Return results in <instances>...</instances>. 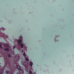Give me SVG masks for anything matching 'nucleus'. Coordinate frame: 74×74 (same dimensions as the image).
I'll return each instance as SVG.
<instances>
[{
    "label": "nucleus",
    "instance_id": "nucleus-1",
    "mask_svg": "<svg viewBox=\"0 0 74 74\" xmlns=\"http://www.w3.org/2000/svg\"><path fill=\"white\" fill-rule=\"evenodd\" d=\"M18 41L19 43H18V46L19 47L21 46V47L22 48H23V44H21L22 42V40L20 39L18 40Z\"/></svg>",
    "mask_w": 74,
    "mask_h": 74
},
{
    "label": "nucleus",
    "instance_id": "nucleus-2",
    "mask_svg": "<svg viewBox=\"0 0 74 74\" xmlns=\"http://www.w3.org/2000/svg\"><path fill=\"white\" fill-rule=\"evenodd\" d=\"M3 73H4V71H3V70H1L0 72V74H3Z\"/></svg>",
    "mask_w": 74,
    "mask_h": 74
},
{
    "label": "nucleus",
    "instance_id": "nucleus-3",
    "mask_svg": "<svg viewBox=\"0 0 74 74\" xmlns=\"http://www.w3.org/2000/svg\"><path fill=\"white\" fill-rule=\"evenodd\" d=\"M4 46H5V47H9V45L7 43L5 44Z\"/></svg>",
    "mask_w": 74,
    "mask_h": 74
},
{
    "label": "nucleus",
    "instance_id": "nucleus-4",
    "mask_svg": "<svg viewBox=\"0 0 74 74\" xmlns=\"http://www.w3.org/2000/svg\"><path fill=\"white\" fill-rule=\"evenodd\" d=\"M17 67L18 68V70H21V67H20V66L19 65H17Z\"/></svg>",
    "mask_w": 74,
    "mask_h": 74
},
{
    "label": "nucleus",
    "instance_id": "nucleus-5",
    "mask_svg": "<svg viewBox=\"0 0 74 74\" xmlns=\"http://www.w3.org/2000/svg\"><path fill=\"white\" fill-rule=\"evenodd\" d=\"M5 51H9V49L8 48H5L4 49Z\"/></svg>",
    "mask_w": 74,
    "mask_h": 74
},
{
    "label": "nucleus",
    "instance_id": "nucleus-6",
    "mask_svg": "<svg viewBox=\"0 0 74 74\" xmlns=\"http://www.w3.org/2000/svg\"><path fill=\"white\" fill-rule=\"evenodd\" d=\"M33 64V62H30L29 65L30 66H32V65Z\"/></svg>",
    "mask_w": 74,
    "mask_h": 74
},
{
    "label": "nucleus",
    "instance_id": "nucleus-7",
    "mask_svg": "<svg viewBox=\"0 0 74 74\" xmlns=\"http://www.w3.org/2000/svg\"><path fill=\"white\" fill-rule=\"evenodd\" d=\"M25 59L27 61V62H28V60H29V59L27 58H25Z\"/></svg>",
    "mask_w": 74,
    "mask_h": 74
},
{
    "label": "nucleus",
    "instance_id": "nucleus-8",
    "mask_svg": "<svg viewBox=\"0 0 74 74\" xmlns=\"http://www.w3.org/2000/svg\"><path fill=\"white\" fill-rule=\"evenodd\" d=\"M23 55L24 57H25V56H26V53H25V52H24V53Z\"/></svg>",
    "mask_w": 74,
    "mask_h": 74
},
{
    "label": "nucleus",
    "instance_id": "nucleus-9",
    "mask_svg": "<svg viewBox=\"0 0 74 74\" xmlns=\"http://www.w3.org/2000/svg\"><path fill=\"white\" fill-rule=\"evenodd\" d=\"M2 48V45L1 43H0V48Z\"/></svg>",
    "mask_w": 74,
    "mask_h": 74
},
{
    "label": "nucleus",
    "instance_id": "nucleus-10",
    "mask_svg": "<svg viewBox=\"0 0 74 74\" xmlns=\"http://www.w3.org/2000/svg\"><path fill=\"white\" fill-rule=\"evenodd\" d=\"M16 47V46H14L13 47V49H15V48Z\"/></svg>",
    "mask_w": 74,
    "mask_h": 74
},
{
    "label": "nucleus",
    "instance_id": "nucleus-11",
    "mask_svg": "<svg viewBox=\"0 0 74 74\" xmlns=\"http://www.w3.org/2000/svg\"><path fill=\"white\" fill-rule=\"evenodd\" d=\"M29 73L30 74H31L32 73V71H29Z\"/></svg>",
    "mask_w": 74,
    "mask_h": 74
},
{
    "label": "nucleus",
    "instance_id": "nucleus-12",
    "mask_svg": "<svg viewBox=\"0 0 74 74\" xmlns=\"http://www.w3.org/2000/svg\"><path fill=\"white\" fill-rule=\"evenodd\" d=\"M8 58H11V56L10 55H8Z\"/></svg>",
    "mask_w": 74,
    "mask_h": 74
},
{
    "label": "nucleus",
    "instance_id": "nucleus-13",
    "mask_svg": "<svg viewBox=\"0 0 74 74\" xmlns=\"http://www.w3.org/2000/svg\"><path fill=\"white\" fill-rule=\"evenodd\" d=\"M6 73L7 74H8V72H7V71H6Z\"/></svg>",
    "mask_w": 74,
    "mask_h": 74
},
{
    "label": "nucleus",
    "instance_id": "nucleus-14",
    "mask_svg": "<svg viewBox=\"0 0 74 74\" xmlns=\"http://www.w3.org/2000/svg\"><path fill=\"white\" fill-rule=\"evenodd\" d=\"M7 37H8V36L7 35H6V38H7Z\"/></svg>",
    "mask_w": 74,
    "mask_h": 74
},
{
    "label": "nucleus",
    "instance_id": "nucleus-15",
    "mask_svg": "<svg viewBox=\"0 0 74 74\" xmlns=\"http://www.w3.org/2000/svg\"><path fill=\"white\" fill-rule=\"evenodd\" d=\"M23 50H22V53H23Z\"/></svg>",
    "mask_w": 74,
    "mask_h": 74
},
{
    "label": "nucleus",
    "instance_id": "nucleus-16",
    "mask_svg": "<svg viewBox=\"0 0 74 74\" xmlns=\"http://www.w3.org/2000/svg\"><path fill=\"white\" fill-rule=\"evenodd\" d=\"M10 74H13V72H12V73H10Z\"/></svg>",
    "mask_w": 74,
    "mask_h": 74
},
{
    "label": "nucleus",
    "instance_id": "nucleus-17",
    "mask_svg": "<svg viewBox=\"0 0 74 74\" xmlns=\"http://www.w3.org/2000/svg\"><path fill=\"white\" fill-rule=\"evenodd\" d=\"M19 38H21V36H20V37H19Z\"/></svg>",
    "mask_w": 74,
    "mask_h": 74
},
{
    "label": "nucleus",
    "instance_id": "nucleus-18",
    "mask_svg": "<svg viewBox=\"0 0 74 74\" xmlns=\"http://www.w3.org/2000/svg\"><path fill=\"white\" fill-rule=\"evenodd\" d=\"M9 66H10V63H9Z\"/></svg>",
    "mask_w": 74,
    "mask_h": 74
},
{
    "label": "nucleus",
    "instance_id": "nucleus-19",
    "mask_svg": "<svg viewBox=\"0 0 74 74\" xmlns=\"http://www.w3.org/2000/svg\"><path fill=\"white\" fill-rule=\"evenodd\" d=\"M18 74H20V73H18Z\"/></svg>",
    "mask_w": 74,
    "mask_h": 74
},
{
    "label": "nucleus",
    "instance_id": "nucleus-20",
    "mask_svg": "<svg viewBox=\"0 0 74 74\" xmlns=\"http://www.w3.org/2000/svg\"><path fill=\"white\" fill-rule=\"evenodd\" d=\"M0 57H1V56H0Z\"/></svg>",
    "mask_w": 74,
    "mask_h": 74
},
{
    "label": "nucleus",
    "instance_id": "nucleus-21",
    "mask_svg": "<svg viewBox=\"0 0 74 74\" xmlns=\"http://www.w3.org/2000/svg\"><path fill=\"white\" fill-rule=\"evenodd\" d=\"M8 64V63H7V64Z\"/></svg>",
    "mask_w": 74,
    "mask_h": 74
}]
</instances>
